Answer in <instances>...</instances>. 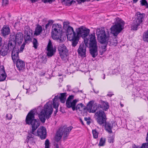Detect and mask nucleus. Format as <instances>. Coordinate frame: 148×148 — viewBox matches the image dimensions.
<instances>
[{
	"instance_id": "nucleus-16",
	"label": "nucleus",
	"mask_w": 148,
	"mask_h": 148,
	"mask_svg": "<svg viewBox=\"0 0 148 148\" xmlns=\"http://www.w3.org/2000/svg\"><path fill=\"white\" fill-rule=\"evenodd\" d=\"M12 49L13 50L12 53V59L14 62H16L18 60H20L19 59L18 49L16 47V46H14Z\"/></svg>"
},
{
	"instance_id": "nucleus-35",
	"label": "nucleus",
	"mask_w": 148,
	"mask_h": 148,
	"mask_svg": "<svg viewBox=\"0 0 148 148\" xmlns=\"http://www.w3.org/2000/svg\"><path fill=\"white\" fill-rule=\"evenodd\" d=\"M53 23V21L52 20H49L48 21V23L46 25V29H47Z\"/></svg>"
},
{
	"instance_id": "nucleus-19",
	"label": "nucleus",
	"mask_w": 148,
	"mask_h": 148,
	"mask_svg": "<svg viewBox=\"0 0 148 148\" xmlns=\"http://www.w3.org/2000/svg\"><path fill=\"white\" fill-rule=\"evenodd\" d=\"M100 104H99L100 109L102 111H107L109 108V106L108 103L106 101H104L101 100L99 102Z\"/></svg>"
},
{
	"instance_id": "nucleus-45",
	"label": "nucleus",
	"mask_w": 148,
	"mask_h": 148,
	"mask_svg": "<svg viewBox=\"0 0 148 148\" xmlns=\"http://www.w3.org/2000/svg\"><path fill=\"white\" fill-rule=\"evenodd\" d=\"M42 1L45 3L46 2H49V3H51L53 1H54V0H42Z\"/></svg>"
},
{
	"instance_id": "nucleus-18",
	"label": "nucleus",
	"mask_w": 148,
	"mask_h": 148,
	"mask_svg": "<svg viewBox=\"0 0 148 148\" xmlns=\"http://www.w3.org/2000/svg\"><path fill=\"white\" fill-rule=\"evenodd\" d=\"M37 135L42 139H44L46 138V132L45 128L44 127H41L37 130Z\"/></svg>"
},
{
	"instance_id": "nucleus-6",
	"label": "nucleus",
	"mask_w": 148,
	"mask_h": 148,
	"mask_svg": "<svg viewBox=\"0 0 148 148\" xmlns=\"http://www.w3.org/2000/svg\"><path fill=\"white\" fill-rule=\"evenodd\" d=\"M72 128L71 127L66 128L65 126L60 127L57 131L55 137L56 141H59L61 139L63 134L64 138H66L68 136Z\"/></svg>"
},
{
	"instance_id": "nucleus-10",
	"label": "nucleus",
	"mask_w": 148,
	"mask_h": 148,
	"mask_svg": "<svg viewBox=\"0 0 148 148\" xmlns=\"http://www.w3.org/2000/svg\"><path fill=\"white\" fill-rule=\"evenodd\" d=\"M95 117L97 122L100 125H104L106 121V116L104 111H98L95 113Z\"/></svg>"
},
{
	"instance_id": "nucleus-59",
	"label": "nucleus",
	"mask_w": 148,
	"mask_h": 148,
	"mask_svg": "<svg viewBox=\"0 0 148 148\" xmlns=\"http://www.w3.org/2000/svg\"><path fill=\"white\" fill-rule=\"evenodd\" d=\"M93 90H94V92L95 93H98L99 92V91H97V92H95V90H94V89Z\"/></svg>"
},
{
	"instance_id": "nucleus-44",
	"label": "nucleus",
	"mask_w": 148,
	"mask_h": 148,
	"mask_svg": "<svg viewBox=\"0 0 148 148\" xmlns=\"http://www.w3.org/2000/svg\"><path fill=\"white\" fill-rule=\"evenodd\" d=\"M32 134H29L28 135V136L27 137V138L28 139L29 138H33L34 137V134H32Z\"/></svg>"
},
{
	"instance_id": "nucleus-7",
	"label": "nucleus",
	"mask_w": 148,
	"mask_h": 148,
	"mask_svg": "<svg viewBox=\"0 0 148 148\" xmlns=\"http://www.w3.org/2000/svg\"><path fill=\"white\" fill-rule=\"evenodd\" d=\"M90 42L88 43L89 51L93 58L96 57L98 55L97 47L96 37L92 36L90 38Z\"/></svg>"
},
{
	"instance_id": "nucleus-51",
	"label": "nucleus",
	"mask_w": 148,
	"mask_h": 148,
	"mask_svg": "<svg viewBox=\"0 0 148 148\" xmlns=\"http://www.w3.org/2000/svg\"><path fill=\"white\" fill-rule=\"evenodd\" d=\"M86 49H84V57L86 56Z\"/></svg>"
},
{
	"instance_id": "nucleus-17",
	"label": "nucleus",
	"mask_w": 148,
	"mask_h": 148,
	"mask_svg": "<svg viewBox=\"0 0 148 148\" xmlns=\"http://www.w3.org/2000/svg\"><path fill=\"white\" fill-rule=\"evenodd\" d=\"M58 50L61 58L66 56L68 51L64 44L60 45L58 47Z\"/></svg>"
},
{
	"instance_id": "nucleus-36",
	"label": "nucleus",
	"mask_w": 148,
	"mask_h": 148,
	"mask_svg": "<svg viewBox=\"0 0 148 148\" xmlns=\"http://www.w3.org/2000/svg\"><path fill=\"white\" fill-rule=\"evenodd\" d=\"M84 119L85 121H86L87 124L88 125H89L91 123V122L90 121V120L91 119V118L90 117L88 118L85 117L84 118Z\"/></svg>"
},
{
	"instance_id": "nucleus-33",
	"label": "nucleus",
	"mask_w": 148,
	"mask_h": 148,
	"mask_svg": "<svg viewBox=\"0 0 148 148\" xmlns=\"http://www.w3.org/2000/svg\"><path fill=\"white\" fill-rule=\"evenodd\" d=\"M92 133L93 134V137L95 138H97L98 137V133L95 130H92Z\"/></svg>"
},
{
	"instance_id": "nucleus-28",
	"label": "nucleus",
	"mask_w": 148,
	"mask_h": 148,
	"mask_svg": "<svg viewBox=\"0 0 148 148\" xmlns=\"http://www.w3.org/2000/svg\"><path fill=\"white\" fill-rule=\"evenodd\" d=\"M105 138H101L100 140L99 143V146H103L105 144Z\"/></svg>"
},
{
	"instance_id": "nucleus-46",
	"label": "nucleus",
	"mask_w": 148,
	"mask_h": 148,
	"mask_svg": "<svg viewBox=\"0 0 148 148\" xmlns=\"http://www.w3.org/2000/svg\"><path fill=\"white\" fill-rule=\"evenodd\" d=\"M113 41V45L115 46H116V45H117V40H114Z\"/></svg>"
},
{
	"instance_id": "nucleus-26",
	"label": "nucleus",
	"mask_w": 148,
	"mask_h": 148,
	"mask_svg": "<svg viewBox=\"0 0 148 148\" xmlns=\"http://www.w3.org/2000/svg\"><path fill=\"white\" fill-rule=\"evenodd\" d=\"M77 51L79 56L82 57L83 54V44H80Z\"/></svg>"
},
{
	"instance_id": "nucleus-43",
	"label": "nucleus",
	"mask_w": 148,
	"mask_h": 148,
	"mask_svg": "<svg viewBox=\"0 0 148 148\" xmlns=\"http://www.w3.org/2000/svg\"><path fill=\"white\" fill-rule=\"evenodd\" d=\"M12 115L10 114H7L6 116V119L8 120H11L12 118Z\"/></svg>"
},
{
	"instance_id": "nucleus-50",
	"label": "nucleus",
	"mask_w": 148,
	"mask_h": 148,
	"mask_svg": "<svg viewBox=\"0 0 148 148\" xmlns=\"http://www.w3.org/2000/svg\"><path fill=\"white\" fill-rule=\"evenodd\" d=\"M32 3L35 2L36 1H37L38 0H29Z\"/></svg>"
},
{
	"instance_id": "nucleus-4",
	"label": "nucleus",
	"mask_w": 148,
	"mask_h": 148,
	"mask_svg": "<svg viewBox=\"0 0 148 148\" xmlns=\"http://www.w3.org/2000/svg\"><path fill=\"white\" fill-rule=\"evenodd\" d=\"M10 40L9 41L8 47L9 49H12L14 45H20L22 42L23 36V34L21 32L16 34H11L10 36Z\"/></svg>"
},
{
	"instance_id": "nucleus-63",
	"label": "nucleus",
	"mask_w": 148,
	"mask_h": 148,
	"mask_svg": "<svg viewBox=\"0 0 148 148\" xmlns=\"http://www.w3.org/2000/svg\"><path fill=\"white\" fill-rule=\"evenodd\" d=\"M86 108V107H85V108H84V110Z\"/></svg>"
},
{
	"instance_id": "nucleus-42",
	"label": "nucleus",
	"mask_w": 148,
	"mask_h": 148,
	"mask_svg": "<svg viewBox=\"0 0 148 148\" xmlns=\"http://www.w3.org/2000/svg\"><path fill=\"white\" fill-rule=\"evenodd\" d=\"M114 138L113 137L111 136L109 137L108 139V141L109 143H112L114 142Z\"/></svg>"
},
{
	"instance_id": "nucleus-58",
	"label": "nucleus",
	"mask_w": 148,
	"mask_h": 148,
	"mask_svg": "<svg viewBox=\"0 0 148 148\" xmlns=\"http://www.w3.org/2000/svg\"><path fill=\"white\" fill-rule=\"evenodd\" d=\"M91 0H84V2L87 1L88 2H89V1H90Z\"/></svg>"
},
{
	"instance_id": "nucleus-49",
	"label": "nucleus",
	"mask_w": 148,
	"mask_h": 148,
	"mask_svg": "<svg viewBox=\"0 0 148 148\" xmlns=\"http://www.w3.org/2000/svg\"><path fill=\"white\" fill-rule=\"evenodd\" d=\"M146 141L148 143V132L147 133V136L146 139Z\"/></svg>"
},
{
	"instance_id": "nucleus-15",
	"label": "nucleus",
	"mask_w": 148,
	"mask_h": 148,
	"mask_svg": "<svg viewBox=\"0 0 148 148\" xmlns=\"http://www.w3.org/2000/svg\"><path fill=\"white\" fill-rule=\"evenodd\" d=\"M47 55L49 57H51L55 53L56 49L53 48L52 45V43L49 40L47 46Z\"/></svg>"
},
{
	"instance_id": "nucleus-30",
	"label": "nucleus",
	"mask_w": 148,
	"mask_h": 148,
	"mask_svg": "<svg viewBox=\"0 0 148 148\" xmlns=\"http://www.w3.org/2000/svg\"><path fill=\"white\" fill-rule=\"evenodd\" d=\"M140 2L142 5L145 6L146 8H148V4L146 0H141Z\"/></svg>"
},
{
	"instance_id": "nucleus-39",
	"label": "nucleus",
	"mask_w": 148,
	"mask_h": 148,
	"mask_svg": "<svg viewBox=\"0 0 148 148\" xmlns=\"http://www.w3.org/2000/svg\"><path fill=\"white\" fill-rule=\"evenodd\" d=\"M9 4L8 0H2V5L3 6H6Z\"/></svg>"
},
{
	"instance_id": "nucleus-29",
	"label": "nucleus",
	"mask_w": 148,
	"mask_h": 148,
	"mask_svg": "<svg viewBox=\"0 0 148 148\" xmlns=\"http://www.w3.org/2000/svg\"><path fill=\"white\" fill-rule=\"evenodd\" d=\"M33 47L35 48V49H37L38 44L37 40L36 38H34L33 40Z\"/></svg>"
},
{
	"instance_id": "nucleus-47",
	"label": "nucleus",
	"mask_w": 148,
	"mask_h": 148,
	"mask_svg": "<svg viewBox=\"0 0 148 148\" xmlns=\"http://www.w3.org/2000/svg\"><path fill=\"white\" fill-rule=\"evenodd\" d=\"M106 51V50H103V49H101L100 50V53L101 55H102L103 54V53H104Z\"/></svg>"
},
{
	"instance_id": "nucleus-13",
	"label": "nucleus",
	"mask_w": 148,
	"mask_h": 148,
	"mask_svg": "<svg viewBox=\"0 0 148 148\" xmlns=\"http://www.w3.org/2000/svg\"><path fill=\"white\" fill-rule=\"evenodd\" d=\"M97 37L99 42L101 43H105L107 36L105 33V30L101 29L97 33Z\"/></svg>"
},
{
	"instance_id": "nucleus-34",
	"label": "nucleus",
	"mask_w": 148,
	"mask_h": 148,
	"mask_svg": "<svg viewBox=\"0 0 148 148\" xmlns=\"http://www.w3.org/2000/svg\"><path fill=\"white\" fill-rule=\"evenodd\" d=\"M47 59L45 58L42 57L40 59V61L41 63H45L47 62Z\"/></svg>"
},
{
	"instance_id": "nucleus-62",
	"label": "nucleus",
	"mask_w": 148,
	"mask_h": 148,
	"mask_svg": "<svg viewBox=\"0 0 148 148\" xmlns=\"http://www.w3.org/2000/svg\"><path fill=\"white\" fill-rule=\"evenodd\" d=\"M73 1H71V3H72L73 2Z\"/></svg>"
},
{
	"instance_id": "nucleus-56",
	"label": "nucleus",
	"mask_w": 148,
	"mask_h": 148,
	"mask_svg": "<svg viewBox=\"0 0 148 148\" xmlns=\"http://www.w3.org/2000/svg\"><path fill=\"white\" fill-rule=\"evenodd\" d=\"M79 120H80V122L82 123V125H83V121H82V120L81 119H80Z\"/></svg>"
},
{
	"instance_id": "nucleus-21",
	"label": "nucleus",
	"mask_w": 148,
	"mask_h": 148,
	"mask_svg": "<svg viewBox=\"0 0 148 148\" xmlns=\"http://www.w3.org/2000/svg\"><path fill=\"white\" fill-rule=\"evenodd\" d=\"M16 62V66L19 71L23 70L24 69L25 63L23 61L21 60H18Z\"/></svg>"
},
{
	"instance_id": "nucleus-8",
	"label": "nucleus",
	"mask_w": 148,
	"mask_h": 148,
	"mask_svg": "<svg viewBox=\"0 0 148 148\" xmlns=\"http://www.w3.org/2000/svg\"><path fill=\"white\" fill-rule=\"evenodd\" d=\"M73 95H70L68 97L66 102V105L67 107L68 108H72L73 110H74L76 108L77 110H79V111L81 110L82 109L83 105L82 103L79 104L77 106L76 108L75 106L76 103L77 102V100L76 99L74 100L72 102H71V100L74 99Z\"/></svg>"
},
{
	"instance_id": "nucleus-38",
	"label": "nucleus",
	"mask_w": 148,
	"mask_h": 148,
	"mask_svg": "<svg viewBox=\"0 0 148 148\" xmlns=\"http://www.w3.org/2000/svg\"><path fill=\"white\" fill-rule=\"evenodd\" d=\"M108 43V41L107 40H106L105 43H102V44H104V45H102L101 46V49H105L106 50V48L107 47V46Z\"/></svg>"
},
{
	"instance_id": "nucleus-57",
	"label": "nucleus",
	"mask_w": 148,
	"mask_h": 148,
	"mask_svg": "<svg viewBox=\"0 0 148 148\" xmlns=\"http://www.w3.org/2000/svg\"><path fill=\"white\" fill-rule=\"evenodd\" d=\"M120 106H121V107H123L124 106V105H123V104H122V103H121V102H120Z\"/></svg>"
},
{
	"instance_id": "nucleus-24",
	"label": "nucleus",
	"mask_w": 148,
	"mask_h": 148,
	"mask_svg": "<svg viewBox=\"0 0 148 148\" xmlns=\"http://www.w3.org/2000/svg\"><path fill=\"white\" fill-rule=\"evenodd\" d=\"M67 96L66 93H63L60 94V95L59 97L60 100L62 103H64L66 101V99Z\"/></svg>"
},
{
	"instance_id": "nucleus-31",
	"label": "nucleus",
	"mask_w": 148,
	"mask_h": 148,
	"mask_svg": "<svg viewBox=\"0 0 148 148\" xmlns=\"http://www.w3.org/2000/svg\"><path fill=\"white\" fill-rule=\"evenodd\" d=\"M50 143L49 142V140L47 139L45 141V148H50Z\"/></svg>"
},
{
	"instance_id": "nucleus-1",
	"label": "nucleus",
	"mask_w": 148,
	"mask_h": 148,
	"mask_svg": "<svg viewBox=\"0 0 148 148\" xmlns=\"http://www.w3.org/2000/svg\"><path fill=\"white\" fill-rule=\"evenodd\" d=\"M69 22L66 21L63 23V28L67 29L66 33L67 39L72 41V45L75 46L78 43L80 37L83 38V26L76 29V33L74 31L73 28L69 26Z\"/></svg>"
},
{
	"instance_id": "nucleus-9",
	"label": "nucleus",
	"mask_w": 148,
	"mask_h": 148,
	"mask_svg": "<svg viewBox=\"0 0 148 148\" xmlns=\"http://www.w3.org/2000/svg\"><path fill=\"white\" fill-rule=\"evenodd\" d=\"M125 24L124 21L119 20L112 26L110 29L113 32L114 36H117L124 28Z\"/></svg>"
},
{
	"instance_id": "nucleus-53",
	"label": "nucleus",
	"mask_w": 148,
	"mask_h": 148,
	"mask_svg": "<svg viewBox=\"0 0 148 148\" xmlns=\"http://www.w3.org/2000/svg\"><path fill=\"white\" fill-rule=\"evenodd\" d=\"M113 95V94H112L109 93V94H108L107 95L109 97H111Z\"/></svg>"
},
{
	"instance_id": "nucleus-14",
	"label": "nucleus",
	"mask_w": 148,
	"mask_h": 148,
	"mask_svg": "<svg viewBox=\"0 0 148 148\" xmlns=\"http://www.w3.org/2000/svg\"><path fill=\"white\" fill-rule=\"evenodd\" d=\"M90 32V30L89 29L84 27V42L87 47H88V42H90V38L92 36L95 37V34L93 35L92 34L89 35Z\"/></svg>"
},
{
	"instance_id": "nucleus-22",
	"label": "nucleus",
	"mask_w": 148,
	"mask_h": 148,
	"mask_svg": "<svg viewBox=\"0 0 148 148\" xmlns=\"http://www.w3.org/2000/svg\"><path fill=\"white\" fill-rule=\"evenodd\" d=\"M12 49H9L8 45L7 47L3 46L1 49L0 50V54L3 56H5L7 54L8 50H11Z\"/></svg>"
},
{
	"instance_id": "nucleus-48",
	"label": "nucleus",
	"mask_w": 148,
	"mask_h": 148,
	"mask_svg": "<svg viewBox=\"0 0 148 148\" xmlns=\"http://www.w3.org/2000/svg\"><path fill=\"white\" fill-rule=\"evenodd\" d=\"M79 3H80L83 2V0H76Z\"/></svg>"
},
{
	"instance_id": "nucleus-23",
	"label": "nucleus",
	"mask_w": 148,
	"mask_h": 148,
	"mask_svg": "<svg viewBox=\"0 0 148 148\" xmlns=\"http://www.w3.org/2000/svg\"><path fill=\"white\" fill-rule=\"evenodd\" d=\"M1 33L3 36L8 35L10 33V29L7 26H4L1 30Z\"/></svg>"
},
{
	"instance_id": "nucleus-3",
	"label": "nucleus",
	"mask_w": 148,
	"mask_h": 148,
	"mask_svg": "<svg viewBox=\"0 0 148 148\" xmlns=\"http://www.w3.org/2000/svg\"><path fill=\"white\" fill-rule=\"evenodd\" d=\"M35 113L31 111L28 113L25 119L26 123L31 125L32 126V130L31 133L34 134V132L40 125V121L38 119H35L34 118Z\"/></svg>"
},
{
	"instance_id": "nucleus-11",
	"label": "nucleus",
	"mask_w": 148,
	"mask_h": 148,
	"mask_svg": "<svg viewBox=\"0 0 148 148\" xmlns=\"http://www.w3.org/2000/svg\"><path fill=\"white\" fill-rule=\"evenodd\" d=\"M137 14V17L134 20V25L132 26V29L134 30H137L138 26L142 22L145 15V14H141L140 12H138Z\"/></svg>"
},
{
	"instance_id": "nucleus-52",
	"label": "nucleus",
	"mask_w": 148,
	"mask_h": 148,
	"mask_svg": "<svg viewBox=\"0 0 148 148\" xmlns=\"http://www.w3.org/2000/svg\"><path fill=\"white\" fill-rule=\"evenodd\" d=\"M132 148H140L139 146H136L135 145L134 146H133Z\"/></svg>"
},
{
	"instance_id": "nucleus-37",
	"label": "nucleus",
	"mask_w": 148,
	"mask_h": 148,
	"mask_svg": "<svg viewBox=\"0 0 148 148\" xmlns=\"http://www.w3.org/2000/svg\"><path fill=\"white\" fill-rule=\"evenodd\" d=\"M32 38V36L25 35L24 37L25 39L26 40H31Z\"/></svg>"
},
{
	"instance_id": "nucleus-27",
	"label": "nucleus",
	"mask_w": 148,
	"mask_h": 148,
	"mask_svg": "<svg viewBox=\"0 0 148 148\" xmlns=\"http://www.w3.org/2000/svg\"><path fill=\"white\" fill-rule=\"evenodd\" d=\"M143 39L144 41L148 42V29L146 32L144 33Z\"/></svg>"
},
{
	"instance_id": "nucleus-5",
	"label": "nucleus",
	"mask_w": 148,
	"mask_h": 148,
	"mask_svg": "<svg viewBox=\"0 0 148 148\" xmlns=\"http://www.w3.org/2000/svg\"><path fill=\"white\" fill-rule=\"evenodd\" d=\"M62 28L59 24H53L52 28V38L59 42L62 41L61 38L62 36Z\"/></svg>"
},
{
	"instance_id": "nucleus-60",
	"label": "nucleus",
	"mask_w": 148,
	"mask_h": 148,
	"mask_svg": "<svg viewBox=\"0 0 148 148\" xmlns=\"http://www.w3.org/2000/svg\"><path fill=\"white\" fill-rule=\"evenodd\" d=\"M58 145L57 144L56 145V148H58Z\"/></svg>"
},
{
	"instance_id": "nucleus-41",
	"label": "nucleus",
	"mask_w": 148,
	"mask_h": 148,
	"mask_svg": "<svg viewBox=\"0 0 148 148\" xmlns=\"http://www.w3.org/2000/svg\"><path fill=\"white\" fill-rule=\"evenodd\" d=\"M140 148H148V143H143L141 146L140 147Z\"/></svg>"
},
{
	"instance_id": "nucleus-40",
	"label": "nucleus",
	"mask_w": 148,
	"mask_h": 148,
	"mask_svg": "<svg viewBox=\"0 0 148 148\" xmlns=\"http://www.w3.org/2000/svg\"><path fill=\"white\" fill-rule=\"evenodd\" d=\"M53 104L54 108L56 109V111L57 112L58 108V104L57 103H56L54 101H53Z\"/></svg>"
},
{
	"instance_id": "nucleus-54",
	"label": "nucleus",
	"mask_w": 148,
	"mask_h": 148,
	"mask_svg": "<svg viewBox=\"0 0 148 148\" xmlns=\"http://www.w3.org/2000/svg\"><path fill=\"white\" fill-rule=\"evenodd\" d=\"M138 119L140 120H141L143 119V116H140L138 118Z\"/></svg>"
},
{
	"instance_id": "nucleus-2",
	"label": "nucleus",
	"mask_w": 148,
	"mask_h": 148,
	"mask_svg": "<svg viewBox=\"0 0 148 148\" xmlns=\"http://www.w3.org/2000/svg\"><path fill=\"white\" fill-rule=\"evenodd\" d=\"M52 103L48 102L45 106L43 110L39 114V117L42 123L45 122L46 118H49L53 112Z\"/></svg>"
},
{
	"instance_id": "nucleus-20",
	"label": "nucleus",
	"mask_w": 148,
	"mask_h": 148,
	"mask_svg": "<svg viewBox=\"0 0 148 148\" xmlns=\"http://www.w3.org/2000/svg\"><path fill=\"white\" fill-rule=\"evenodd\" d=\"M104 127L106 130L110 133H112V129L113 127V124L110 123V122H107L104 123Z\"/></svg>"
},
{
	"instance_id": "nucleus-25",
	"label": "nucleus",
	"mask_w": 148,
	"mask_h": 148,
	"mask_svg": "<svg viewBox=\"0 0 148 148\" xmlns=\"http://www.w3.org/2000/svg\"><path fill=\"white\" fill-rule=\"evenodd\" d=\"M42 27L40 25H38L36 28L34 34L36 35H39L42 32Z\"/></svg>"
},
{
	"instance_id": "nucleus-55",
	"label": "nucleus",
	"mask_w": 148,
	"mask_h": 148,
	"mask_svg": "<svg viewBox=\"0 0 148 148\" xmlns=\"http://www.w3.org/2000/svg\"><path fill=\"white\" fill-rule=\"evenodd\" d=\"M134 3H136L138 0H132Z\"/></svg>"
},
{
	"instance_id": "nucleus-61",
	"label": "nucleus",
	"mask_w": 148,
	"mask_h": 148,
	"mask_svg": "<svg viewBox=\"0 0 148 148\" xmlns=\"http://www.w3.org/2000/svg\"><path fill=\"white\" fill-rule=\"evenodd\" d=\"M105 75L104 74V77H103V79H105Z\"/></svg>"
},
{
	"instance_id": "nucleus-32",
	"label": "nucleus",
	"mask_w": 148,
	"mask_h": 148,
	"mask_svg": "<svg viewBox=\"0 0 148 148\" xmlns=\"http://www.w3.org/2000/svg\"><path fill=\"white\" fill-rule=\"evenodd\" d=\"M25 35L32 36V33L31 30L29 29L28 31L25 30Z\"/></svg>"
},
{
	"instance_id": "nucleus-12",
	"label": "nucleus",
	"mask_w": 148,
	"mask_h": 148,
	"mask_svg": "<svg viewBox=\"0 0 148 148\" xmlns=\"http://www.w3.org/2000/svg\"><path fill=\"white\" fill-rule=\"evenodd\" d=\"M93 103V101H90L87 104V108L88 110H89V112L94 113L96 111L97 112L101 111L99 104L97 105L96 103Z\"/></svg>"
}]
</instances>
